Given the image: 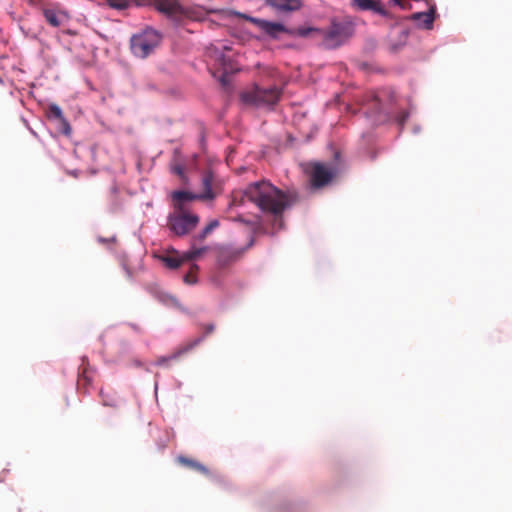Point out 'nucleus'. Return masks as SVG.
Segmentation results:
<instances>
[{
	"label": "nucleus",
	"mask_w": 512,
	"mask_h": 512,
	"mask_svg": "<svg viewBox=\"0 0 512 512\" xmlns=\"http://www.w3.org/2000/svg\"><path fill=\"white\" fill-rule=\"evenodd\" d=\"M161 41V35L152 28H147L143 32L134 35L131 38V50L139 58H146Z\"/></svg>",
	"instance_id": "20e7f679"
},
{
	"label": "nucleus",
	"mask_w": 512,
	"mask_h": 512,
	"mask_svg": "<svg viewBox=\"0 0 512 512\" xmlns=\"http://www.w3.org/2000/svg\"><path fill=\"white\" fill-rule=\"evenodd\" d=\"M214 329H215L214 324H207V325H205V327H204V335L200 337V338H201V341H202V340H203L207 335L211 334V333L214 331Z\"/></svg>",
	"instance_id": "c85d7f7f"
},
{
	"label": "nucleus",
	"mask_w": 512,
	"mask_h": 512,
	"mask_svg": "<svg viewBox=\"0 0 512 512\" xmlns=\"http://www.w3.org/2000/svg\"><path fill=\"white\" fill-rule=\"evenodd\" d=\"M200 243L201 242H194V239H191V247L188 251L184 252V260H197L208 252L209 246H200Z\"/></svg>",
	"instance_id": "dca6fc26"
},
{
	"label": "nucleus",
	"mask_w": 512,
	"mask_h": 512,
	"mask_svg": "<svg viewBox=\"0 0 512 512\" xmlns=\"http://www.w3.org/2000/svg\"><path fill=\"white\" fill-rule=\"evenodd\" d=\"M295 33L301 37H312L316 40H319L321 29L312 27H300L296 30Z\"/></svg>",
	"instance_id": "412c9836"
},
{
	"label": "nucleus",
	"mask_w": 512,
	"mask_h": 512,
	"mask_svg": "<svg viewBox=\"0 0 512 512\" xmlns=\"http://www.w3.org/2000/svg\"><path fill=\"white\" fill-rule=\"evenodd\" d=\"M254 244V240L251 239L250 242L245 247H233V246H221L218 248L216 262L217 265L221 268L228 267L244 256L246 251L252 247Z\"/></svg>",
	"instance_id": "0eeeda50"
},
{
	"label": "nucleus",
	"mask_w": 512,
	"mask_h": 512,
	"mask_svg": "<svg viewBox=\"0 0 512 512\" xmlns=\"http://www.w3.org/2000/svg\"><path fill=\"white\" fill-rule=\"evenodd\" d=\"M177 462L184 466V467H187L191 470H194V471H197L203 475H209V469L203 465L202 463L198 462L197 460H194L192 458H189V457H186V456H179L177 458Z\"/></svg>",
	"instance_id": "f3484780"
},
{
	"label": "nucleus",
	"mask_w": 512,
	"mask_h": 512,
	"mask_svg": "<svg viewBox=\"0 0 512 512\" xmlns=\"http://www.w3.org/2000/svg\"><path fill=\"white\" fill-rule=\"evenodd\" d=\"M198 266L193 264L189 272L184 276V282L187 284H195L197 282Z\"/></svg>",
	"instance_id": "393cba45"
},
{
	"label": "nucleus",
	"mask_w": 512,
	"mask_h": 512,
	"mask_svg": "<svg viewBox=\"0 0 512 512\" xmlns=\"http://www.w3.org/2000/svg\"><path fill=\"white\" fill-rule=\"evenodd\" d=\"M281 93V90L276 86H272L266 89L255 86L252 90L243 92L241 94V100L245 104L255 106H271L278 102Z\"/></svg>",
	"instance_id": "39448f33"
},
{
	"label": "nucleus",
	"mask_w": 512,
	"mask_h": 512,
	"mask_svg": "<svg viewBox=\"0 0 512 512\" xmlns=\"http://www.w3.org/2000/svg\"><path fill=\"white\" fill-rule=\"evenodd\" d=\"M174 207L176 210H184L183 203L186 201L200 200V195L188 191H174L172 193Z\"/></svg>",
	"instance_id": "2eb2a0df"
},
{
	"label": "nucleus",
	"mask_w": 512,
	"mask_h": 512,
	"mask_svg": "<svg viewBox=\"0 0 512 512\" xmlns=\"http://www.w3.org/2000/svg\"><path fill=\"white\" fill-rule=\"evenodd\" d=\"M133 328H134L135 330H137V331L139 330V327H138V326H136V325H133Z\"/></svg>",
	"instance_id": "4c0bfd02"
},
{
	"label": "nucleus",
	"mask_w": 512,
	"mask_h": 512,
	"mask_svg": "<svg viewBox=\"0 0 512 512\" xmlns=\"http://www.w3.org/2000/svg\"><path fill=\"white\" fill-rule=\"evenodd\" d=\"M219 226L218 220H212L209 222L208 225H206L201 232L194 235L192 239H194V242H203L206 237L217 227Z\"/></svg>",
	"instance_id": "6ab92c4d"
},
{
	"label": "nucleus",
	"mask_w": 512,
	"mask_h": 512,
	"mask_svg": "<svg viewBox=\"0 0 512 512\" xmlns=\"http://www.w3.org/2000/svg\"><path fill=\"white\" fill-rule=\"evenodd\" d=\"M391 2H392L393 4H395V5H398V6L402 7V8H404V7H405V6H404V2H403L402 0H391Z\"/></svg>",
	"instance_id": "2f4dec72"
},
{
	"label": "nucleus",
	"mask_w": 512,
	"mask_h": 512,
	"mask_svg": "<svg viewBox=\"0 0 512 512\" xmlns=\"http://www.w3.org/2000/svg\"><path fill=\"white\" fill-rule=\"evenodd\" d=\"M267 4L279 12H293L301 8L300 0H266Z\"/></svg>",
	"instance_id": "4468645a"
},
{
	"label": "nucleus",
	"mask_w": 512,
	"mask_h": 512,
	"mask_svg": "<svg viewBox=\"0 0 512 512\" xmlns=\"http://www.w3.org/2000/svg\"><path fill=\"white\" fill-rule=\"evenodd\" d=\"M57 122H58V128H59L60 132L66 136H69L72 132V129H71V126H70L69 122L67 121V119L63 116L62 118L57 120Z\"/></svg>",
	"instance_id": "a878e982"
},
{
	"label": "nucleus",
	"mask_w": 512,
	"mask_h": 512,
	"mask_svg": "<svg viewBox=\"0 0 512 512\" xmlns=\"http://www.w3.org/2000/svg\"><path fill=\"white\" fill-rule=\"evenodd\" d=\"M153 7L173 21L183 19L202 20L208 11L201 6H184L177 0H152Z\"/></svg>",
	"instance_id": "f03ea898"
},
{
	"label": "nucleus",
	"mask_w": 512,
	"mask_h": 512,
	"mask_svg": "<svg viewBox=\"0 0 512 512\" xmlns=\"http://www.w3.org/2000/svg\"><path fill=\"white\" fill-rule=\"evenodd\" d=\"M219 61H221V63L224 61V55L223 54H220L219 57L217 58Z\"/></svg>",
	"instance_id": "c9c22d12"
},
{
	"label": "nucleus",
	"mask_w": 512,
	"mask_h": 512,
	"mask_svg": "<svg viewBox=\"0 0 512 512\" xmlns=\"http://www.w3.org/2000/svg\"><path fill=\"white\" fill-rule=\"evenodd\" d=\"M199 223V217L184 210H177L167 219L168 228L177 236L189 234Z\"/></svg>",
	"instance_id": "423d86ee"
},
{
	"label": "nucleus",
	"mask_w": 512,
	"mask_h": 512,
	"mask_svg": "<svg viewBox=\"0 0 512 512\" xmlns=\"http://www.w3.org/2000/svg\"><path fill=\"white\" fill-rule=\"evenodd\" d=\"M351 5L358 10H371L384 17L389 16V12L382 7L379 1L376 0H351Z\"/></svg>",
	"instance_id": "f8f14e48"
},
{
	"label": "nucleus",
	"mask_w": 512,
	"mask_h": 512,
	"mask_svg": "<svg viewBox=\"0 0 512 512\" xmlns=\"http://www.w3.org/2000/svg\"><path fill=\"white\" fill-rule=\"evenodd\" d=\"M407 118H408V113L407 112L401 113V115L397 119L399 125H401V126L404 125V123H405Z\"/></svg>",
	"instance_id": "c756f323"
},
{
	"label": "nucleus",
	"mask_w": 512,
	"mask_h": 512,
	"mask_svg": "<svg viewBox=\"0 0 512 512\" xmlns=\"http://www.w3.org/2000/svg\"><path fill=\"white\" fill-rule=\"evenodd\" d=\"M118 193H119V191H118L117 187L114 186L110 189V197L112 200V207H111L112 211L117 210L120 206V204L118 203V200H117Z\"/></svg>",
	"instance_id": "bb28decb"
},
{
	"label": "nucleus",
	"mask_w": 512,
	"mask_h": 512,
	"mask_svg": "<svg viewBox=\"0 0 512 512\" xmlns=\"http://www.w3.org/2000/svg\"><path fill=\"white\" fill-rule=\"evenodd\" d=\"M106 3L109 7L116 10H125L130 6L128 0H106Z\"/></svg>",
	"instance_id": "5701e85b"
},
{
	"label": "nucleus",
	"mask_w": 512,
	"mask_h": 512,
	"mask_svg": "<svg viewBox=\"0 0 512 512\" xmlns=\"http://www.w3.org/2000/svg\"><path fill=\"white\" fill-rule=\"evenodd\" d=\"M245 198L262 212L281 218L286 209L298 202L299 195L294 189L283 191L263 180L249 184L243 192L233 193L230 207L242 205Z\"/></svg>",
	"instance_id": "f257e3e1"
},
{
	"label": "nucleus",
	"mask_w": 512,
	"mask_h": 512,
	"mask_svg": "<svg viewBox=\"0 0 512 512\" xmlns=\"http://www.w3.org/2000/svg\"><path fill=\"white\" fill-rule=\"evenodd\" d=\"M172 172L183 178L185 175V167L182 164H174L172 166Z\"/></svg>",
	"instance_id": "cd10ccee"
},
{
	"label": "nucleus",
	"mask_w": 512,
	"mask_h": 512,
	"mask_svg": "<svg viewBox=\"0 0 512 512\" xmlns=\"http://www.w3.org/2000/svg\"><path fill=\"white\" fill-rule=\"evenodd\" d=\"M161 259L164 262V264L170 269H177L178 267H180L182 263L187 262L186 260H184V253L181 256H163Z\"/></svg>",
	"instance_id": "aec40b11"
},
{
	"label": "nucleus",
	"mask_w": 512,
	"mask_h": 512,
	"mask_svg": "<svg viewBox=\"0 0 512 512\" xmlns=\"http://www.w3.org/2000/svg\"><path fill=\"white\" fill-rule=\"evenodd\" d=\"M434 8L430 9L428 12H417L411 16V19L414 21H422V27L426 29H431L434 22Z\"/></svg>",
	"instance_id": "a211bd4d"
},
{
	"label": "nucleus",
	"mask_w": 512,
	"mask_h": 512,
	"mask_svg": "<svg viewBox=\"0 0 512 512\" xmlns=\"http://www.w3.org/2000/svg\"><path fill=\"white\" fill-rule=\"evenodd\" d=\"M200 342H201V338H196V339L190 341L189 343H187L186 345H184L183 347L179 348L177 351H175L171 355L162 356V357L157 358L155 363H156V365H159V366H168L169 362L171 360L178 359L180 356H182L183 354H185L188 351H190L191 349H193Z\"/></svg>",
	"instance_id": "ddd939ff"
},
{
	"label": "nucleus",
	"mask_w": 512,
	"mask_h": 512,
	"mask_svg": "<svg viewBox=\"0 0 512 512\" xmlns=\"http://www.w3.org/2000/svg\"><path fill=\"white\" fill-rule=\"evenodd\" d=\"M47 115L50 119H54L56 121L64 116L61 108L56 104L49 105Z\"/></svg>",
	"instance_id": "4be33fe9"
},
{
	"label": "nucleus",
	"mask_w": 512,
	"mask_h": 512,
	"mask_svg": "<svg viewBox=\"0 0 512 512\" xmlns=\"http://www.w3.org/2000/svg\"><path fill=\"white\" fill-rule=\"evenodd\" d=\"M335 170L322 163L311 164L310 181L313 187L321 188L327 185L335 176Z\"/></svg>",
	"instance_id": "6e6552de"
},
{
	"label": "nucleus",
	"mask_w": 512,
	"mask_h": 512,
	"mask_svg": "<svg viewBox=\"0 0 512 512\" xmlns=\"http://www.w3.org/2000/svg\"><path fill=\"white\" fill-rule=\"evenodd\" d=\"M201 185L202 192L199 194L200 200H213L219 193V185L211 170H207L203 173Z\"/></svg>",
	"instance_id": "1a4fd4ad"
},
{
	"label": "nucleus",
	"mask_w": 512,
	"mask_h": 512,
	"mask_svg": "<svg viewBox=\"0 0 512 512\" xmlns=\"http://www.w3.org/2000/svg\"><path fill=\"white\" fill-rule=\"evenodd\" d=\"M126 274H127V277H128L129 279H131V278H132V274H131V272H130V270H129V269H126Z\"/></svg>",
	"instance_id": "f704fd0d"
},
{
	"label": "nucleus",
	"mask_w": 512,
	"mask_h": 512,
	"mask_svg": "<svg viewBox=\"0 0 512 512\" xmlns=\"http://www.w3.org/2000/svg\"><path fill=\"white\" fill-rule=\"evenodd\" d=\"M42 14L46 22L52 27H60L68 20L67 13L57 7H45L42 9Z\"/></svg>",
	"instance_id": "9b49d317"
},
{
	"label": "nucleus",
	"mask_w": 512,
	"mask_h": 512,
	"mask_svg": "<svg viewBox=\"0 0 512 512\" xmlns=\"http://www.w3.org/2000/svg\"><path fill=\"white\" fill-rule=\"evenodd\" d=\"M80 381H85V382H87V381H88V378H87L86 376H83L82 378H80V379H79V382H80Z\"/></svg>",
	"instance_id": "e433bc0d"
},
{
	"label": "nucleus",
	"mask_w": 512,
	"mask_h": 512,
	"mask_svg": "<svg viewBox=\"0 0 512 512\" xmlns=\"http://www.w3.org/2000/svg\"><path fill=\"white\" fill-rule=\"evenodd\" d=\"M103 404L106 405V406H114V403L110 402V399L105 400L103 398Z\"/></svg>",
	"instance_id": "473e14b6"
},
{
	"label": "nucleus",
	"mask_w": 512,
	"mask_h": 512,
	"mask_svg": "<svg viewBox=\"0 0 512 512\" xmlns=\"http://www.w3.org/2000/svg\"><path fill=\"white\" fill-rule=\"evenodd\" d=\"M163 301H164L166 304H172V305H176V304H177V300H176L174 297L169 296V295H167V296L163 299Z\"/></svg>",
	"instance_id": "7c9ffc66"
},
{
	"label": "nucleus",
	"mask_w": 512,
	"mask_h": 512,
	"mask_svg": "<svg viewBox=\"0 0 512 512\" xmlns=\"http://www.w3.org/2000/svg\"><path fill=\"white\" fill-rule=\"evenodd\" d=\"M353 33V26L349 22L332 21L327 30H322L319 40L326 49H333L343 44Z\"/></svg>",
	"instance_id": "7ed1b4c3"
},
{
	"label": "nucleus",
	"mask_w": 512,
	"mask_h": 512,
	"mask_svg": "<svg viewBox=\"0 0 512 512\" xmlns=\"http://www.w3.org/2000/svg\"><path fill=\"white\" fill-rule=\"evenodd\" d=\"M369 109H371L374 113L380 112V98L376 93H371L369 95Z\"/></svg>",
	"instance_id": "b1692460"
},
{
	"label": "nucleus",
	"mask_w": 512,
	"mask_h": 512,
	"mask_svg": "<svg viewBox=\"0 0 512 512\" xmlns=\"http://www.w3.org/2000/svg\"><path fill=\"white\" fill-rule=\"evenodd\" d=\"M251 23L255 24L262 31L268 34L271 37H276L279 33L287 32V29L284 25L277 22H270L267 20L254 18V17H246Z\"/></svg>",
	"instance_id": "9d476101"
},
{
	"label": "nucleus",
	"mask_w": 512,
	"mask_h": 512,
	"mask_svg": "<svg viewBox=\"0 0 512 512\" xmlns=\"http://www.w3.org/2000/svg\"><path fill=\"white\" fill-rule=\"evenodd\" d=\"M103 404L106 405V406H114V403L110 402V399L105 400L103 398Z\"/></svg>",
	"instance_id": "72a5a7b5"
}]
</instances>
